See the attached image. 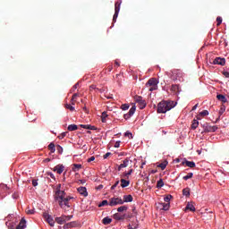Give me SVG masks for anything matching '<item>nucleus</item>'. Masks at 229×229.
Instances as JSON below:
<instances>
[{"mask_svg": "<svg viewBox=\"0 0 229 229\" xmlns=\"http://www.w3.org/2000/svg\"><path fill=\"white\" fill-rule=\"evenodd\" d=\"M176 106V103L171 100H163L157 105V113L165 114Z\"/></svg>", "mask_w": 229, "mask_h": 229, "instance_id": "nucleus-2", "label": "nucleus"}, {"mask_svg": "<svg viewBox=\"0 0 229 229\" xmlns=\"http://www.w3.org/2000/svg\"><path fill=\"white\" fill-rule=\"evenodd\" d=\"M78 93H74L72 97V101H76V98H78Z\"/></svg>", "mask_w": 229, "mask_h": 229, "instance_id": "nucleus-50", "label": "nucleus"}, {"mask_svg": "<svg viewBox=\"0 0 229 229\" xmlns=\"http://www.w3.org/2000/svg\"><path fill=\"white\" fill-rule=\"evenodd\" d=\"M110 155H112V153H111V152H107V153H106V154L104 155L103 158H104V159H106L107 157H110Z\"/></svg>", "mask_w": 229, "mask_h": 229, "instance_id": "nucleus-52", "label": "nucleus"}, {"mask_svg": "<svg viewBox=\"0 0 229 229\" xmlns=\"http://www.w3.org/2000/svg\"><path fill=\"white\" fill-rule=\"evenodd\" d=\"M106 117H108V114H106V112H103L101 114L102 123H106Z\"/></svg>", "mask_w": 229, "mask_h": 229, "instance_id": "nucleus-32", "label": "nucleus"}, {"mask_svg": "<svg viewBox=\"0 0 229 229\" xmlns=\"http://www.w3.org/2000/svg\"><path fill=\"white\" fill-rule=\"evenodd\" d=\"M26 212L29 215L35 214V210H33V209H28Z\"/></svg>", "mask_w": 229, "mask_h": 229, "instance_id": "nucleus-54", "label": "nucleus"}, {"mask_svg": "<svg viewBox=\"0 0 229 229\" xmlns=\"http://www.w3.org/2000/svg\"><path fill=\"white\" fill-rule=\"evenodd\" d=\"M171 198H173V196L168 195L164 198V200L165 201V203H169V201H171Z\"/></svg>", "mask_w": 229, "mask_h": 229, "instance_id": "nucleus-48", "label": "nucleus"}, {"mask_svg": "<svg viewBox=\"0 0 229 229\" xmlns=\"http://www.w3.org/2000/svg\"><path fill=\"white\" fill-rule=\"evenodd\" d=\"M172 92H174V94H178L180 92V85L178 84H173L171 87Z\"/></svg>", "mask_w": 229, "mask_h": 229, "instance_id": "nucleus-18", "label": "nucleus"}, {"mask_svg": "<svg viewBox=\"0 0 229 229\" xmlns=\"http://www.w3.org/2000/svg\"><path fill=\"white\" fill-rule=\"evenodd\" d=\"M185 210H190L191 212H196V208H194V205L188 203Z\"/></svg>", "mask_w": 229, "mask_h": 229, "instance_id": "nucleus-23", "label": "nucleus"}, {"mask_svg": "<svg viewBox=\"0 0 229 229\" xmlns=\"http://www.w3.org/2000/svg\"><path fill=\"white\" fill-rule=\"evenodd\" d=\"M96 160V157L94 156H92L91 157H89L88 159V162H94Z\"/></svg>", "mask_w": 229, "mask_h": 229, "instance_id": "nucleus-55", "label": "nucleus"}, {"mask_svg": "<svg viewBox=\"0 0 229 229\" xmlns=\"http://www.w3.org/2000/svg\"><path fill=\"white\" fill-rule=\"evenodd\" d=\"M134 99H135L136 103H138V104L144 100V99L142 98V97H140V96H136V97L134 98Z\"/></svg>", "mask_w": 229, "mask_h": 229, "instance_id": "nucleus-40", "label": "nucleus"}, {"mask_svg": "<svg viewBox=\"0 0 229 229\" xmlns=\"http://www.w3.org/2000/svg\"><path fill=\"white\" fill-rule=\"evenodd\" d=\"M182 165H186L187 167H191V169L196 167V163L194 161L184 160L182 162Z\"/></svg>", "mask_w": 229, "mask_h": 229, "instance_id": "nucleus-11", "label": "nucleus"}, {"mask_svg": "<svg viewBox=\"0 0 229 229\" xmlns=\"http://www.w3.org/2000/svg\"><path fill=\"white\" fill-rule=\"evenodd\" d=\"M146 100H141L140 103H138V106L140 110H143V108H146Z\"/></svg>", "mask_w": 229, "mask_h": 229, "instance_id": "nucleus-27", "label": "nucleus"}, {"mask_svg": "<svg viewBox=\"0 0 229 229\" xmlns=\"http://www.w3.org/2000/svg\"><path fill=\"white\" fill-rule=\"evenodd\" d=\"M48 176H50V178H52L53 180H55V174H53V173H49Z\"/></svg>", "mask_w": 229, "mask_h": 229, "instance_id": "nucleus-60", "label": "nucleus"}, {"mask_svg": "<svg viewBox=\"0 0 229 229\" xmlns=\"http://www.w3.org/2000/svg\"><path fill=\"white\" fill-rule=\"evenodd\" d=\"M135 110H136L135 106H133L132 107H131L130 110H129V112H128V114H125L123 115V119H125V120L130 119V117H131V115H133V114H135Z\"/></svg>", "mask_w": 229, "mask_h": 229, "instance_id": "nucleus-10", "label": "nucleus"}, {"mask_svg": "<svg viewBox=\"0 0 229 229\" xmlns=\"http://www.w3.org/2000/svg\"><path fill=\"white\" fill-rule=\"evenodd\" d=\"M72 165L73 166L72 169L73 173L80 171V169H81V167H82V165L81 164H73Z\"/></svg>", "mask_w": 229, "mask_h": 229, "instance_id": "nucleus-22", "label": "nucleus"}, {"mask_svg": "<svg viewBox=\"0 0 229 229\" xmlns=\"http://www.w3.org/2000/svg\"><path fill=\"white\" fill-rule=\"evenodd\" d=\"M106 205H110V202H108V200H103L98 207H106Z\"/></svg>", "mask_w": 229, "mask_h": 229, "instance_id": "nucleus-38", "label": "nucleus"}, {"mask_svg": "<svg viewBox=\"0 0 229 229\" xmlns=\"http://www.w3.org/2000/svg\"><path fill=\"white\" fill-rule=\"evenodd\" d=\"M113 217L115 221H123V219H126V214L115 213Z\"/></svg>", "mask_w": 229, "mask_h": 229, "instance_id": "nucleus-9", "label": "nucleus"}, {"mask_svg": "<svg viewBox=\"0 0 229 229\" xmlns=\"http://www.w3.org/2000/svg\"><path fill=\"white\" fill-rule=\"evenodd\" d=\"M65 108H67L68 110H70L71 112H74V106L69 105V104H65Z\"/></svg>", "mask_w": 229, "mask_h": 229, "instance_id": "nucleus-42", "label": "nucleus"}, {"mask_svg": "<svg viewBox=\"0 0 229 229\" xmlns=\"http://www.w3.org/2000/svg\"><path fill=\"white\" fill-rule=\"evenodd\" d=\"M80 86V83H76L74 86H73V90H76V89H78V87Z\"/></svg>", "mask_w": 229, "mask_h": 229, "instance_id": "nucleus-61", "label": "nucleus"}, {"mask_svg": "<svg viewBox=\"0 0 229 229\" xmlns=\"http://www.w3.org/2000/svg\"><path fill=\"white\" fill-rule=\"evenodd\" d=\"M32 185H33V187H37V185H38V180H32Z\"/></svg>", "mask_w": 229, "mask_h": 229, "instance_id": "nucleus-51", "label": "nucleus"}, {"mask_svg": "<svg viewBox=\"0 0 229 229\" xmlns=\"http://www.w3.org/2000/svg\"><path fill=\"white\" fill-rule=\"evenodd\" d=\"M3 189L4 191L8 189V187L4 184H0V190Z\"/></svg>", "mask_w": 229, "mask_h": 229, "instance_id": "nucleus-57", "label": "nucleus"}, {"mask_svg": "<svg viewBox=\"0 0 229 229\" xmlns=\"http://www.w3.org/2000/svg\"><path fill=\"white\" fill-rule=\"evenodd\" d=\"M45 219L50 225V226H55V220L53 219V216L50 215H45Z\"/></svg>", "mask_w": 229, "mask_h": 229, "instance_id": "nucleus-13", "label": "nucleus"}, {"mask_svg": "<svg viewBox=\"0 0 229 229\" xmlns=\"http://www.w3.org/2000/svg\"><path fill=\"white\" fill-rule=\"evenodd\" d=\"M162 187H164V180L160 179V180L157 181V189H162Z\"/></svg>", "mask_w": 229, "mask_h": 229, "instance_id": "nucleus-34", "label": "nucleus"}, {"mask_svg": "<svg viewBox=\"0 0 229 229\" xmlns=\"http://www.w3.org/2000/svg\"><path fill=\"white\" fill-rule=\"evenodd\" d=\"M182 194L186 196V198H189L191 196V188L187 187L182 190Z\"/></svg>", "mask_w": 229, "mask_h": 229, "instance_id": "nucleus-24", "label": "nucleus"}, {"mask_svg": "<svg viewBox=\"0 0 229 229\" xmlns=\"http://www.w3.org/2000/svg\"><path fill=\"white\" fill-rule=\"evenodd\" d=\"M162 207H163L162 208L163 210H167L170 207V204L169 203H163Z\"/></svg>", "mask_w": 229, "mask_h": 229, "instance_id": "nucleus-44", "label": "nucleus"}, {"mask_svg": "<svg viewBox=\"0 0 229 229\" xmlns=\"http://www.w3.org/2000/svg\"><path fill=\"white\" fill-rule=\"evenodd\" d=\"M128 210V206H122L117 208V212L122 214V212H126Z\"/></svg>", "mask_w": 229, "mask_h": 229, "instance_id": "nucleus-28", "label": "nucleus"}, {"mask_svg": "<svg viewBox=\"0 0 229 229\" xmlns=\"http://www.w3.org/2000/svg\"><path fill=\"white\" fill-rule=\"evenodd\" d=\"M103 225H110L112 223V218L106 216L102 220Z\"/></svg>", "mask_w": 229, "mask_h": 229, "instance_id": "nucleus-26", "label": "nucleus"}, {"mask_svg": "<svg viewBox=\"0 0 229 229\" xmlns=\"http://www.w3.org/2000/svg\"><path fill=\"white\" fill-rule=\"evenodd\" d=\"M48 149L51 153H55L56 151V148L55 147V143H50L48 145Z\"/></svg>", "mask_w": 229, "mask_h": 229, "instance_id": "nucleus-29", "label": "nucleus"}, {"mask_svg": "<svg viewBox=\"0 0 229 229\" xmlns=\"http://www.w3.org/2000/svg\"><path fill=\"white\" fill-rule=\"evenodd\" d=\"M24 228H26V219L21 218V220L19 223L18 226H16V229H24Z\"/></svg>", "mask_w": 229, "mask_h": 229, "instance_id": "nucleus-16", "label": "nucleus"}, {"mask_svg": "<svg viewBox=\"0 0 229 229\" xmlns=\"http://www.w3.org/2000/svg\"><path fill=\"white\" fill-rule=\"evenodd\" d=\"M222 22H223V18H221V16H218L216 18V26H221Z\"/></svg>", "mask_w": 229, "mask_h": 229, "instance_id": "nucleus-39", "label": "nucleus"}, {"mask_svg": "<svg viewBox=\"0 0 229 229\" xmlns=\"http://www.w3.org/2000/svg\"><path fill=\"white\" fill-rule=\"evenodd\" d=\"M64 169H65L64 165H57L54 167V171L57 173V174H62V173H64Z\"/></svg>", "mask_w": 229, "mask_h": 229, "instance_id": "nucleus-12", "label": "nucleus"}, {"mask_svg": "<svg viewBox=\"0 0 229 229\" xmlns=\"http://www.w3.org/2000/svg\"><path fill=\"white\" fill-rule=\"evenodd\" d=\"M128 228H129V229H137V228H139V226H138V225H135L134 227H131V225H128Z\"/></svg>", "mask_w": 229, "mask_h": 229, "instance_id": "nucleus-59", "label": "nucleus"}, {"mask_svg": "<svg viewBox=\"0 0 229 229\" xmlns=\"http://www.w3.org/2000/svg\"><path fill=\"white\" fill-rule=\"evenodd\" d=\"M216 99H218V101H221L222 103H227L228 99H226V97L225 95H217L216 96Z\"/></svg>", "mask_w": 229, "mask_h": 229, "instance_id": "nucleus-19", "label": "nucleus"}, {"mask_svg": "<svg viewBox=\"0 0 229 229\" xmlns=\"http://www.w3.org/2000/svg\"><path fill=\"white\" fill-rule=\"evenodd\" d=\"M120 146H121V141H116L114 143V148H120Z\"/></svg>", "mask_w": 229, "mask_h": 229, "instance_id": "nucleus-56", "label": "nucleus"}, {"mask_svg": "<svg viewBox=\"0 0 229 229\" xmlns=\"http://www.w3.org/2000/svg\"><path fill=\"white\" fill-rule=\"evenodd\" d=\"M117 185H119V180H117L114 184L111 187V191H114L115 189V187H117Z\"/></svg>", "mask_w": 229, "mask_h": 229, "instance_id": "nucleus-49", "label": "nucleus"}, {"mask_svg": "<svg viewBox=\"0 0 229 229\" xmlns=\"http://www.w3.org/2000/svg\"><path fill=\"white\" fill-rule=\"evenodd\" d=\"M203 130L205 133H214V131H217V125H210L208 123H205L203 125Z\"/></svg>", "mask_w": 229, "mask_h": 229, "instance_id": "nucleus-5", "label": "nucleus"}, {"mask_svg": "<svg viewBox=\"0 0 229 229\" xmlns=\"http://www.w3.org/2000/svg\"><path fill=\"white\" fill-rule=\"evenodd\" d=\"M68 131H76L78 130V125L76 124H70L67 128Z\"/></svg>", "mask_w": 229, "mask_h": 229, "instance_id": "nucleus-25", "label": "nucleus"}, {"mask_svg": "<svg viewBox=\"0 0 229 229\" xmlns=\"http://www.w3.org/2000/svg\"><path fill=\"white\" fill-rule=\"evenodd\" d=\"M131 173H133V169L129 170V172L127 173H123V174L122 175V178H127V179L130 178Z\"/></svg>", "mask_w": 229, "mask_h": 229, "instance_id": "nucleus-31", "label": "nucleus"}, {"mask_svg": "<svg viewBox=\"0 0 229 229\" xmlns=\"http://www.w3.org/2000/svg\"><path fill=\"white\" fill-rule=\"evenodd\" d=\"M89 90H99V92H105V89H99L96 85L89 86Z\"/></svg>", "mask_w": 229, "mask_h": 229, "instance_id": "nucleus-36", "label": "nucleus"}, {"mask_svg": "<svg viewBox=\"0 0 229 229\" xmlns=\"http://www.w3.org/2000/svg\"><path fill=\"white\" fill-rule=\"evenodd\" d=\"M122 110H128L130 108V105L128 104H123L121 106Z\"/></svg>", "mask_w": 229, "mask_h": 229, "instance_id": "nucleus-46", "label": "nucleus"}, {"mask_svg": "<svg viewBox=\"0 0 229 229\" xmlns=\"http://www.w3.org/2000/svg\"><path fill=\"white\" fill-rule=\"evenodd\" d=\"M159 167H160V169H162V171H164V169H165V167H167V161H165V162L159 164Z\"/></svg>", "mask_w": 229, "mask_h": 229, "instance_id": "nucleus-37", "label": "nucleus"}, {"mask_svg": "<svg viewBox=\"0 0 229 229\" xmlns=\"http://www.w3.org/2000/svg\"><path fill=\"white\" fill-rule=\"evenodd\" d=\"M146 87L149 88V92H153V90H157L158 89V80L157 78H151L146 83Z\"/></svg>", "mask_w": 229, "mask_h": 229, "instance_id": "nucleus-3", "label": "nucleus"}, {"mask_svg": "<svg viewBox=\"0 0 229 229\" xmlns=\"http://www.w3.org/2000/svg\"><path fill=\"white\" fill-rule=\"evenodd\" d=\"M79 194H81V196H83L84 198H87L89 196V192L87 191V188L81 186L77 189Z\"/></svg>", "mask_w": 229, "mask_h": 229, "instance_id": "nucleus-8", "label": "nucleus"}, {"mask_svg": "<svg viewBox=\"0 0 229 229\" xmlns=\"http://www.w3.org/2000/svg\"><path fill=\"white\" fill-rule=\"evenodd\" d=\"M97 189H98V190L103 189V184L98 185V187Z\"/></svg>", "mask_w": 229, "mask_h": 229, "instance_id": "nucleus-64", "label": "nucleus"}, {"mask_svg": "<svg viewBox=\"0 0 229 229\" xmlns=\"http://www.w3.org/2000/svg\"><path fill=\"white\" fill-rule=\"evenodd\" d=\"M119 12H121V3L116 2L114 4V14L113 16V22H116L117 17H119Z\"/></svg>", "mask_w": 229, "mask_h": 229, "instance_id": "nucleus-6", "label": "nucleus"}, {"mask_svg": "<svg viewBox=\"0 0 229 229\" xmlns=\"http://www.w3.org/2000/svg\"><path fill=\"white\" fill-rule=\"evenodd\" d=\"M192 176H194V174L189 173L187 175L182 177V180H185V181L191 180V178H192Z\"/></svg>", "mask_w": 229, "mask_h": 229, "instance_id": "nucleus-35", "label": "nucleus"}, {"mask_svg": "<svg viewBox=\"0 0 229 229\" xmlns=\"http://www.w3.org/2000/svg\"><path fill=\"white\" fill-rule=\"evenodd\" d=\"M225 78H229V72H223Z\"/></svg>", "mask_w": 229, "mask_h": 229, "instance_id": "nucleus-58", "label": "nucleus"}, {"mask_svg": "<svg viewBox=\"0 0 229 229\" xmlns=\"http://www.w3.org/2000/svg\"><path fill=\"white\" fill-rule=\"evenodd\" d=\"M66 135H67V132H63L60 134L59 139H64V137H66Z\"/></svg>", "mask_w": 229, "mask_h": 229, "instance_id": "nucleus-53", "label": "nucleus"}, {"mask_svg": "<svg viewBox=\"0 0 229 229\" xmlns=\"http://www.w3.org/2000/svg\"><path fill=\"white\" fill-rule=\"evenodd\" d=\"M196 108H198V104H196L193 107H192V111L196 110Z\"/></svg>", "mask_w": 229, "mask_h": 229, "instance_id": "nucleus-63", "label": "nucleus"}, {"mask_svg": "<svg viewBox=\"0 0 229 229\" xmlns=\"http://www.w3.org/2000/svg\"><path fill=\"white\" fill-rule=\"evenodd\" d=\"M226 64V59L223 57H216L213 61V65H225Z\"/></svg>", "mask_w": 229, "mask_h": 229, "instance_id": "nucleus-7", "label": "nucleus"}, {"mask_svg": "<svg viewBox=\"0 0 229 229\" xmlns=\"http://www.w3.org/2000/svg\"><path fill=\"white\" fill-rule=\"evenodd\" d=\"M57 152L62 155V153H64V148H62V146L58 145L56 147Z\"/></svg>", "mask_w": 229, "mask_h": 229, "instance_id": "nucleus-45", "label": "nucleus"}, {"mask_svg": "<svg viewBox=\"0 0 229 229\" xmlns=\"http://www.w3.org/2000/svg\"><path fill=\"white\" fill-rule=\"evenodd\" d=\"M128 164H130V159L125 158V159L123 161V164H121V165L118 166V171H121L122 169H123V167H128Z\"/></svg>", "mask_w": 229, "mask_h": 229, "instance_id": "nucleus-14", "label": "nucleus"}, {"mask_svg": "<svg viewBox=\"0 0 229 229\" xmlns=\"http://www.w3.org/2000/svg\"><path fill=\"white\" fill-rule=\"evenodd\" d=\"M60 189H62V184H57L55 189V201H57L61 208L64 210L71 208V199H74V197L67 196L65 191H60Z\"/></svg>", "mask_w": 229, "mask_h": 229, "instance_id": "nucleus-1", "label": "nucleus"}, {"mask_svg": "<svg viewBox=\"0 0 229 229\" xmlns=\"http://www.w3.org/2000/svg\"><path fill=\"white\" fill-rule=\"evenodd\" d=\"M123 201V203H131V201H133V196L124 195Z\"/></svg>", "mask_w": 229, "mask_h": 229, "instance_id": "nucleus-15", "label": "nucleus"}, {"mask_svg": "<svg viewBox=\"0 0 229 229\" xmlns=\"http://www.w3.org/2000/svg\"><path fill=\"white\" fill-rule=\"evenodd\" d=\"M198 126H199V122H198V120H193V122L191 123V129L196 130V128H198Z\"/></svg>", "mask_w": 229, "mask_h": 229, "instance_id": "nucleus-30", "label": "nucleus"}, {"mask_svg": "<svg viewBox=\"0 0 229 229\" xmlns=\"http://www.w3.org/2000/svg\"><path fill=\"white\" fill-rule=\"evenodd\" d=\"M81 128H83L84 130H96V126L89 124H81Z\"/></svg>", "mask_w": 229, "mask_h": 229, "instance_id": "nucleus-21", "label": "nucleus"}, {"mask_svg": "<svg viewBox=\"0 0 229 229\" xmlns=\"http://www.w3.org/2000/svg\"><path fill=\"white\" fill-rule=\"evenodd\" d=\"M55 221L58 225H64L65 223L64 220V216L56 217Z\"/></svg>", "mask_w": 229, "mask_h": 229, "instance_id": "nucleus-33", "label": "nucleus"}, {"mask_svg": "<svg viewBox=\"0 0 229 229\" xmlns=\"http://www.w3.org/2000/svg\"><path fill=\"white\" fill-rule=\"evenodd\" d=\"M125 137H128L129 139H133V134H131V132L130 131H126L124 133Z\"/></svg>", "mask_w": 229, "mask_h": 229, "instance_id": "nucleus-47", "label": "nucleus"}, {"mask_svg": "<svg viewBox=\"0 0 229 229\" xmlns=\"http://www.w3.org/2000/svg\"><path fill=\"white\" fill-rule=\"evenodd\" d=\"M124 201L119 197H113L109 199V207H116V205H123Z\"/></svg>", "mask_w": 229, "mask_h": 229, "instance_id": "nucleus-4", "label": "nucleus"}, {"mask_svg": "<svg viewBox=\"0 0 229 229\" xmlns=\"http://www.w3.org/2000/svg\"><path fill=\"white\" fill-rule=\"evenodd\" d=\"M79 182H81V183H86L87 182V181H85V180H79Z\"/></svg>", "mask_w": 229, "mask_h": 229, "instance_id": "nucleus-62", "label": "nucleus"}, {"mask_svg": "<svg viewBox=\"0 0 229 229\" xmlns=\"http://www.w3.org/2000/svg\"><path fill=\"white\" fill-rule=\"evenodd\" d=\"M74 227V222H70L64 225V228H72Z\"/></svg>", "mask_w": 229, "mask_h": 229, "instance_id": "nucleus-43", "label": "nucleus"}, {"mask_svg": "<svg viewBox=\"0 0 229 229\" xmlns=\"http://www.w3.org/2000/svg\"><path fill=\"white\" fill-rule=\"evenodd\" d=\"M120 182H121V187L123 189L128 187L130 185V181L126 180V179H121L120 180Z\"/></svg>", "mask_w": 229, "mask_h": 229, "instance_id": "nucleus-17", "label": "nucleus"}, {"mask_svg": "<svg viewBox=\"0 0 229 229\" xmlns=\"http://www.w3.org/2000/svg\"><path fill=\"white\" fill-rule=\"evenodd\" d=\"M207 115H208V112L207 110H204L197 115V119L200 120L201 117H207Z\"/></svg>", "mask_w": 229, "mask_h": 229, "instance_id": "nucleus-20", "label": "nucleus"}, {"mask_svg": "<svg viewBox=\"0 0 229 229\" xmlns=\"http://www.w3.org/2000/svg\"><path fill=\"white\" fill-rule=\"evenodd\" d=\"M63 219H64V223L66 221H71V219H72V216H63Z\"/></svg>", "mask_w": 229, "mask_h": 229, "instance_id": "nucleus-41", "label": "nucleus"}]
</instances>
